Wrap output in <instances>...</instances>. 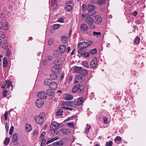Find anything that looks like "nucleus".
I'll use <instances>...</instances> for the list:
<instances>
[{
  "instance_id": "9",
  "label": "nucleus",
  "mask_w": 146,
  "mask_h": 146,
  "mask_svg": "<svg viewBox=\"0 0 146 146\" xmlns=\"http://www.w3.org/2000/svg\"><path fill=\"white\" fill-rule=\"evenodd\" d=\"M94 22L96 24H100L102 21L101 17L98 15H95L93 18Z\"/></svg>"
},
{
  "instance_id": "15",
  "label": "nucleus",
  "mask_w": 146,
  "mask_h": 146,
  "mask_svg": "<svg viewBox=\"0 0 146 146\" xmlns=\"http://www.w3.org/2000/svg\"><path fill=\"white\" fill-rule=\"evenodd\" d=\"M66 46L65 45H62L60 46L59 50L61 53H64L66 49Z\"/></svg>"
},
{
  "instance_id": "51",
  "label": "nucleus",
  "mask_w": 146,
  "mask_h": 146,
  "mask_svg": "<svg viewBox=\"0 0 146 146\" xmlns=\"http://www.w3.org/2000/svg\"><path fill=\"white\" fill-rule=\"evenodd\" d=\"M140 40V38L138 37H136L135 38V42L136 44H138Z\"/></svg>"
},
{
  "instance_id": "8",
  "label": "nucleus",
  "mask_w": 146,
  "mask_h": 146,
  "mask_svg": "<svg viewBox=\"0 0 146 146\" xmlns=\"http://www.w3.org/2000/svg\"><path fill=\"white\" fill-rule=\"evenodd\" d=\"M85 79V77L80 74L76 76L75 78L74 83L80 82L84 81Z\"/></svg>"
},
{
  "instance_id": "16",
  "label": "nucleus",
  "mask_w": 146,
  "mask_h": 146,
  "mask_svg": "<svg viewBox=\"0 0 146 146\" xmlns=\"http://www.w3.org/2000/svg\"><path fill=\"white\" fill-rule=\"evenodd\" d=\"M88 28L87 25L85 24H82L80 25V30L81 31H85L87 30Z\"/></svg>"
},
{
  "instance_id": "45",
  "label": "nucleus",
  "mask_w": 146,
  "mask_h": 146,
  "mask_svg": "<svg viewBox=\"0 0 146 146\" xmlns=\"http://www.w3.org/2000/svg\"><path fill=\"white\" fill-rule=\"evenodd\" d=\"M11 54V51L10 50L9 48L7 49L6 53L7 56L9 57Z\"/></svg>"
},
{
  "instance_id": "31",
  "label": "nucleus",
  "mask_w": 146,
  "mask_h": 146,
  "mask_svg": "<svg viewBox=\"0 0 146 146\" xmlns=\"http://www.w3.org/2000/svg\"><path fill=\"white\" fill-rule=\"evenodd\" d=\"M6 84H5L6 86V85H7V86L6 88H10V87H11V90H12V86L11 84V82L9 80H7L6 81Z\"/></svg>"
},
{
  "instance_id": "17",
  "label": "nucleus",
  "mask_w": 146,
  "mask_h": 146,
  "mask_svg": "<svg viewBox=\"0 0 146 146\" xmlns=\"http://www.w3.org/2000/svg\"><path fill=\"white\" fill-rule=\"evenodd\" d=\"M32 127L31 125L29 124H26L25 126V130L27 132H29L31 131Z\"/></svg>"
},
{
  "instance_id": "46",
  "label": "nucleus",
  "mask_w": 146,
  "mask_h": 146,
  "mask_svg": "<svg viewBox=\"0 0 146 146\" xmlns=\"http://www.w3.org/2000/svg\"><path fill=\"white\" fill-rule=\"evenodd\" d=\"M65 8L66 9H72V6L70 5H66L65 7Z\"/></svg>"
},
{
  "instance_id": "13",
  "label": "nucleus",
  "mask_w": 146,
  "mask_h": 146,
  "mask_svg": "<svg viewBox=\"0 0 146 146\" xmlns=\"http://www.w3.org/2000/svg\"><path fill=\"white\" fill-rule=\"evenodd\" d=\"M52 70L53 72L58 73L60 70L59 66L57 65L53 66L52 67Z\"/></svg>"
},
{
  "instance_id": "49",
  "label": "nucleus",
  "mask_w": 146,
  "mask_h": 146,
  "mask_svg": "<svg viewBox=\"0 0 146 146\" xmlns=\"http://www.w3.org/2000/svg\"><path fill=\"white\" fill-rule=\"evenodd\" d=\"M3 94L4 97H6L8 95V92L7 90H5L3 92Z\"/></svg>"
},
{
  "instance_id": "60",
  "label": "nucleus",
  "mask_w": 146,
  "mask_h": 146,
  "mask_svg": "<svg viewBox=\"0 0 146 146\" xmlns=\"http://www.w3.org/2000/svg\"><path fill=\"white\" fill-rule=\"evenodd\" d=\"M1 38H3L5 37V34L3 32L1 31Z\"/></svg>"
},
{
  "instance_id": "59",
  "label": "nucleus",
  "mask_w": 146,
  "mask_h": 146,
  "mask_svg": "<svg viewBox=\"0 0 146 146\" xmlns=\"http://www.w3.org/2000/svg\"><path fill=\"white\" fill-rule=\"evenodd\" d=\"M38 131L36 130H34L33 132V135H37L38 134Z\"/></svg>"
},
{
  "instance_id": "23",
  "label": "nucleus",
  "mask_w": 146,
  "mask_h": 146,
  "mask_svg": "<svg viewBox=\"0 0 146 146\" xmlns=\"http://www.w3.org/2000/svg\"><path fill=\"white\" fill-rule=\"evenodd\" d=\"M8 43L6 40H3V41L2 47L4 49H7V48Z\"/></svg>"
},
{
  "instance_id": "10",
  "label": "nucleus",
  "mask_w": 146,
  "mask_h": 146,
  "mask_svg": "<svg viewBox=\"0 0 146 146\" xmlns=\"http://www.w3.org/2000/svg\"><path fill=\"white\" fill-rule=\"evenodd\" d=\"M60 126V125L59 123L56 122L54 121L51 124L50 127V130H55L58 129L59 128Z\"/></svg>"
},
{
  "instance_id": "21",
  "label": "nucleus",
  "mask_w": 146,
  "mask_h": 146,
  "mask_svg": "<svg viewBox=\"0 0 146 146\" xmlns=\"http://www.w3.org/2000/svg\"><path fill=\"white\" fill-rule=\"evenodd\" d=\"M54 63L56 65L58 66H59L62 64L60 59L58 58H57L55 60Z\"/></svg>"
},
{
  "instance_id": "61",
  "label": "nucleus",
  "mask_w": 146,
  "mask_h": 146,
  "mask_svg": "<svg viewBox=\"0 0 146 146\" xmlns=\"http://www.w3.org/2000/svg\"><path fill=\"white\" fill-rule=\"evenodd\" d=\"M5 129L6 130L7 132L8 131L9 129V126L7 125V123H6L5 125Z\"/></svg>"
},
{
  "instance_id": "24",
  "label": "nucleus",
  "mask_w": 146,
  "mask_h": 146,
  "mask_svg": "<svg viewBox=\"0 0 146 146\" xmlns=\"http://www.w3.org/2000/svg\"><path fill=\"white\" fill-rule=\"evenodd\" d=\"M82 68L81 67L75 66L74 67V71L75 73H80Z\"/></svg>"
},
{
  "instance_id": "39",
  "label": "nucleus",
  "mask_w": 146,
  "mask_h": 146,
  "mask_svg": "<svg viewBox=\"0 0 146 146\" xmlns=\"http://www.w3.org/2000/svg\"><path fill=\"white\" fill-rule=\"evenodd\" d=\"M106 2V0H99L98 1V4L99 5H101L104 4Z\"/></svg>"
},
{
  "instance_id": "11",
  "label": "nucleus",
  "mask_w": 146,
  "mask_h": 146,
  "mask_svg": "<svg viewBox=\"0 0 146 146\" xmlns=\"http://www.w3.org/2000/svg\"><path fill=\"white\" fill-rule=\"evenodd\" d=\"M36 106L38 108H41L43 106L44 100L40 98L37 99L36 101Z\"/></svg>"
},
{
  "instance_id": "2",
  "label": "nucleus",
  "mask_w": 146,
  "mask_h": 146,
  "mask_svg": "<svg viewBox=\"0 0 146 146\" xmlns=\"http://www.w3.org/2000/svg\"><path fill=\"white\" fill-rule=\"evenodd\" d=\"M81 18L83 20H85L86 23L90 25V27L92 29L95 28V26L93 24L94 22V19L90 16H89L87 13H82L81 16Z\"/></svg>"
},
{
  "instance_id": "52",
  "label": "nucleus",
  "mask_w": 146,
  "mask_h": 146,
  "mask_svg": "<svg viewBox=\"0 0 146 146\" xmlns=\"http://www.w3.org/2000/svg\"><path fill=\"white\" fill-rule=\"evenodd\" d=\"M82 9H87V6L86 4H83L82 7Z\"/></svg>"
},
{
  "instance_id": "30",
  "label": "nucleus",
  "mask_w": 146,
  "mask_h": 146,
  "mask_svg": "<svg viewBox=\"0 0 146 146\" xmlns=\"http://www.w3.org/2000/svg\"><path fill=\"white\" fill-rule=\"evenodd\" d=\"M58 137H56L53 138H52V139H51L49 140L46 143V144H48L51 142H53L55 141L58 140Z\"/></svg>"
},
{
  "instance_id": "19",
  "label": "nucleus",
  "mask_w": 146,
  "mask_h": 146,
  "mask_svg": "<svg viewBox=\"0 0 146 146\" xmlns=\"http://www.w3.org/2000/svg\"><path fill=\"white\" fill-rule=\"evenodd\" d=\"M70 102L68 103L66 102H63L61 104V106H62L61 108L64 109H66L68 106H70L69 104Z\"/></svg>"
},
{
  "instance_id": "25",
  "label": "nucleus",
  "mask_w": 146,
  "mask_h": 146,
  "mask_svg": "<svg viewBox=\"0 0 146 146\" xmlns=\"http://www.w3.org/2000/svg\"><path fill=\"white\" fill-rule=\"evenodd\" d=\"M63 144V143L61 141H57L53 143V145L55 146H59L62 145Z\"/></svg>"
},
{
  "instance_id": "34",
  "label": "nucleus",
  "mask_w": 146,
  "mask_h": 146,
  "mask_svg": "<svg viewBox=\"0 0 146 146\" xmlns=\"http://www.w3.org/2000/svg\"><path fill=\"white\" fill-rule=\"evenodd\" d=\"M73 96L70 94L67 95L65 97V99L66 100H71L73 99Z\"/></svg>"
},
{
  "instance_id": "44",
  "label": "nucleus",
  "mask_w": 146,
  "mask_h": 146,
  "mask_svg": "<svg viewBox=\"0 0 146 146\" xmlns=\"http://www.w3.org/2000/svg\"><path fill=\"white\" fill-rule=\"evenodd\" d=\"M67 126L70 127H73L74 125V123L73 122H71L67 123Z\"/></svg>"
},
{
  "instance_id": "14",
  "label": "nucleus",
  "mask_w": 146,
  "mask_h": 146,
  "mask_svg": "<svg viewBox=\"0 0 146 146\" xmlns=\"http://www.w3.org/2000/svg\"><path fill=\"white\" fill-rule=\"evenodd\" d=\"M57 83L56 82H51L50 86L49 87L52 90L55 89L57 87Z\"/></svg>"
},
{
  "instance_id": "12",
  "label": "nucleus",
  "mask_w": 146,
  "mask_h": 146,
  "mask_svg": "<svg viewBox=\"0 0 146 146\" xmlns=\"http://www.w3.org/2000/svg\"><path fill=\"white\" fill-rule=\"evenodd\" d=\"M38 96L40 98L43 99L46 98V94L44 92L41 91L38 93Z\"/></svg>"
},
{
  "instance_id": "5",
  "label": "nucleus",
  "mask_w": 146,
  "mask_h": 146,
  "mask_svg": "<svg viewBox=\"0 0 146 146\" xmlns=\"http://www.w3.org/2000/svg\"><path fill=\"white\" fill-rule=\"evenodd\" d=\"M84 86L81 87L79 84H77L75 85L72 89V92L75 93L78 91H79V92L80 93H82L84 90Z\"/></svg>"
},
{
  "instance_id": "6",
  "label": "nucleus",
  "mask_w": 146,
  "mask_h": 146,
  "mask_svg": "<svg viewBox=\"0 0 146 146\" xmlns=\"http://www.w3.org/2000/svg\"><path fill=\"white\" fill-rule=\"evenodd\" d=\"M84 99L83 97L80 98L76 102H71L69 105L70 106L75 107L76 105H80L82 104L83 102Z\"/></svg>"
},
{
  "instance_id": "64",
  "label": "nucleus",
  "mask_w": 146,
  "mask_h": 146,
  "mask_svg": "<svg viewBox=\"0 0 146 146\" xmlns=\"http://www.w3.org/2000/svg\"><path fill=\"white\" fill-rule=\"evenodd\" d=\"M53 58V57L51 56H49L48 57V59L49 60H51Z\"/></svg>"
},
{
  "instance_id": "48",
  "label": "nucleus",
  "mask_w": 146,
  "mask_h": 146,
  "mask_svg": "<svg viewBox=\"0 0 146 146\" xmlns=\"http://www.w3.org/2000/svg\"><path fill=\"white\" fill-rule=\"evenodd\" d=\"M14 129V127L13 126H12L11 127L10 131H9V134L10 135H12L13 134V133Z\"/></svg>"
},
{
  "instance_id": "57",
  "label": "nucleus",
  "mask_w": 146,
  "mask_h": 146,
  "mask_svg": "<svg viewBox=\"0 0 146 146\" xmlns=\"http://www.w3.org/2000/svg\"><path fill=\"white\" fill-rule=\"evenodd\" d=\"M104 122L105 123L107 124L108 123V119L107 118L104 117L103 118Z\"/></svg>"
},
{
  "instance_id": "20",
  "label": "nucleus",
  "mask_w": 146,
  "mask_h": 146,
  "mask_svg": "<svg viewBox=\"0 0 146 146\" xmlns=\"http://www.w3.org/2000/svg\"><path fill=\"white\" fill-rule=\"evenodd\" d=\"M3 67H6L8 65V61L6 57H4L3 59Z\"/></svg>"
},
{
  "instance_id": "29",
  "label": "nucleus",
  "mask_w": 146,
  "mask_h": 146,
  "mask_svg": "<svg viewBox=\"0 0 146 146\" xmlns=\"http://www.w3.org/2000/svg\"><path fill=\"white\" fill-rule=\"evenodd\" d=\"M18 135L16 133L13 135L12 138L13 142H16L18 140Z\"/></svg>"
},
{
  "instance_id": "4",
  "label": "nucleus",
  "mask_w": 146,
  "mask_h": 146,
  "mask_svg": "<svg viewBox=\"0 0 146 146\" xmlns=\"http://www.w3.org/2000/svg\"><path fill=\"white\" fill-rule=\"evenodd\" d=\"M3 19L2 25L1 26V29H3L5 30H7L9 29V25L8 24V23L6 22L5 20V15L3 14H1V18Z\"/></svg>"
},
{
  "instance_id": "27",
  "label": "nucleus",
  "mask_w": 146,
  "mask_h": 146,
  "mask_svg": "<svg viewBox=\"0 0 146 146\" xmlns=\"http://www.w3.org/2000/svg\"><path fill=\"white\" fill-rule=\"evenodd\" d=\"M63 111L62 109H58L56 113V115L57 116H61L62 115Z\"/></svg>"
},
{
  "instance_id": "50",
  "label": "nucleus",
  "mask_w": 146,
  "mask_h": 146,
  "mask_svg": "<svg viewBox=\"0 0 146 146\" xmlns=\"http://www.w3.org/2000/svg\"><path fill=\"white\" fill-rule=\"evenodd\" d=\"M66 129H63L60 130V132L62 133L65 135H67V132H66Z\"/></svg>"
},
{
  "instance_id": "3",
  "label": "nucleus",
  "mask_w": 146,
  "mask_h": 146,
  "mask_svg": "<svg viewBox=\"0 0 146 146\" xmlns=\"http://www.w3.org/2000/svg\"><path fill=\"white\" fill-rule=\"evenodd\" d=\"M45 116V113L43 112H41L39 115L36 116L35 119L36 123L39 125L42 124L44 121Z\"/></svg>"
},
{
  "instance_id": "53",
  "label": "nucleus",
  "mask_w": 146,
  "mask_h": 146,
  "mask_svg": "<svg viewBox=\"0 0 146 146\" xmlns=\"http://www.w3.org/2000/svg\"><path fill=\"white\" fill-rule=\"evenodd\" d=\"M51 5L53 6L56 3V0H51Z\"/></svg>"
},
{
  "instance_id": "58",
  "label": "nucleus",
  "mask_w": 146,
  "mask_h": 146,
  "mask_svg": "<svg viewBox=\"0 0 146 146\" xmlns=\"http://www.w3.org/2000/svg\"><path fill=\"white\" fill-rule=\"evenodd\" d=\"M45 132H43L40 135V137L41 138H42V139H43V138H44V135H45Z\"/></svg>"
},
{
  "instance_id": "56",
  "label": "nucleus",
  "mask_w": 146,
  "mask_h": 146,
  "mask_svg": "<svg viewBox=\"0 0 146 146\" xmlns=\"http://www.w3.org/2000/svg\"><path fill=\"white\" fill-rule=\"evenodd\" d=\"M42 141L40 145L41 146H43L44 144V143L46 141V140L45 139H41Z\"/></svg>"
},
{
  "instance_id": "63",
  "label": "nucleus",
  "mask_w": 146,
  "mask_h": 146,
  "mask_svg": "<svg viewBox=\"0 0 146 146\" xmlns=\"http://www.w3.org/2000/svg\"><path fill=\"white\" fill-rule=\"evenodd\" d=\"M64 73H63V72H62V74H61V78H60V80H62L64 78Z\"/></svg>"
},
{
  "instance_id": "32",
  "label": "nucleus",
  "mask_w": 146,
  "mask_h": 146,
  "mask_svg": "<svg viewBox=\"0 0 146 146\" xmlns=\"http://www.w3.org/2000/svg\"><path fill=\"white\" fill-rule=\"evenodd\" d=\"M91 126L90 125L86 124V130L85 131V133L88 134L89 132V129L91 128Z\"/></svg>"
},
{
  "instance_id": "41",
  "label": "nucleus",
  "mask_w": 146,
  "mask_h": 146,
  "mask_svg": "<svg viewBox=\"0 0 146 146\" xmlns=\"http://www.w3.org/2000/svg\"><path fill=\"white\" fill-rule=\"evenodd\" d=\"M10 139L9 137H6L4 141V143L6 145H8Z\"/></svg>"
},
{
  "instance_id": "47",
  "label": "nucleus",
  "mask_w": 146,
  "mask_h": 146,
  "mask_svg": "<svg viewBox=\"0 0 146 146\" xmlns=\"http://www.w3.org/2000/svg\"><path fill=\"white\" fill-rule=\"evenodd\" d=\"M121 138L120 136H117V137L115 139V141H121Z\"/></svg>"
},
{
  "instance_id": "40",
  "label": "nucleus",
  "mask_w": 146,
  "mask_h": 146,
  "mask_svg": "<svg viewBox=\"0 0 146 146\" xmlns=\"http://www.w3.org/2000/svg\"><path fill=\"white\" fill-rule=\"evenodd\" d=\"M95 7L92 4H88L87 5V9H94Z\"/></svg>"
},
{
  "instance_id": "55",
  "label": "nucleus",
  "mask_w": 146,
  "mask_h": 146,
  "mask_svg": "<svg viewBox=\"0 0 146 146\" xmlns=\"http://www.w3.org/2000/svg\"><path fill=\"white\" fill-rule=\"evenodd\" d=\"M53 40L52 39L50 38L49 39L48 41V44L49 45H50L52 44L53 42Z\"/></svg>"
},
{
  "instance_id": "26",
  "label": "nucleus",
  "mask_w": 146,
  "mask_h": 146,
  "mask_svg": "<svg viewBox=\"0 0 146 146\" xmlns=\"http://www.w3.org/2000/svg\"><path fill=\"white\" fill-rule=\"evenodd\" d=\"M56 73L53 72L50 75V78L51 80H54L56 79L57 77V75Z\"/></svg>"
},
{
  "instance_id": "18",
  "label": "nucleus",
  "mask_w": 146,
  "mask_h": 146,
  "mask_svg": "<svg viewBox=\"0 0 146 146\" xmlns=\"http://www.w3.org/2000/svg\"><path fill=\"white\" fill-rule=\"evenodd\" d=\"M88 72L86 69L82 68L80 72V74L82 75L84 77L88 74Z\"/></svg>"
},
{
  "instance_id": "36",
  "label": "nucleus",
  "mask_w": 146,
  "mask_h": 146,
  "mask_svg": "<svg viewBox=\"0 0 146 146\" xmlns=\"http://www.w3.org/2000/svg\"><path fill=\"white\" fill-rule=\"evenodd\" d=\"M97 52V49L96 48H94L90 50V53L92 55H93L96 53Z\"/></svg>"
},
{
  "instance_id": "54",
  "label": "nucleus",
  "mask_w": 146,
  "mask_h": 146,
  "mask_svg": "<svg viewBox=\"0 0 146 146\" xmlns=\"http://www.w3.org/2000/svg\"><path fill=\"white\" fill-rule=\"evenodd\" d=\"M8 113V112L6 111L4 114V116L5 117L4 119H5V121H6L7 120Z\"/></svg>"
},
{
  "instance_id": "35",
  "label": "nucleus",
  "mask_w": 146,
  "mask_h": 146,
  "mask_svg": "<svg viewBox=\"0 0 146 146\" xmlns=\"http://www.w3.org/2000/svg\"><path fill=\"white\" fill-rule=\"evenodd\" d=\"M93 35L96 36L97 37H98L101 36V33L100 32H97L94 31L93 32Z\"/></svg>"
},
{
  "instance_id": "1",
  "label": "nucleus",
  "mask_w": 146,
  "mask_h": 146,
  "mask_svg": "<svg viewBox=\"0 0 146 146\" xmlns=\"http://www.w3.org/2000/svg\"><path fill=\"white\" fill-rule=\"evenodd\" d=\"M92 43L93 42L91 41H88V42H83L79 43L78 45V47L79 48L78 51V53L84 58L89 57V52L84 51V49L90 46Z\"/></svg>"
},
{
  "instance_id": "43",
  "label": "nucleus",
  "mask_w": 146,
  "mask_h": 146,
  "mask_svg": "<svg viewBox=\"0 0 146 146\" xmlns=\"http://www.w3.org/2000/svg\"><path fill=\"white\" fill-rule=\"evenodd\" d=\"M65 19V18L63 17H60L58 19V21L60 23H64V20Z\"/></svg>"
},
{
  "instance_id": "38",
  "label": "nucleus",
  "mask_w": 146,
  "mask_h": 146,
  "mask_svg": "<svg viewBox=\"0 0 146 146\" xmlns=\"http://www.w3.org/2000/svg\"><path fill=\"white\" fill-rule=\"evenodd\" d=\"M61 25L59 24H55L53 25L52 27L54 29H58Z\"/></svg>"
},
{
  "instance_id": "62",
  "label": "nucleus",
  "mask_w": 146,
  "mask_h": 146,
  "mask_svg": "<svg viewBox=\"0 0 146 146\" xmlns=\"http://www.w3.org/2000/svg\"><path fill=\"white\" fill-rule=\"evenodd\" d=\"M83 65L86 68H87L88 67V64L87 62H84L83 64Z\"/></svg>"
},
{
  "instance_id": "22",
  "label": "nucleus",
  "mask_w": 146,
  "mask_h": 146,
  "mask_svg": "<svg viewBox=\"0 0 146 146\" xmlns=\"http://www.w3.org/2000/svg\"><path fill=\"white\" fill-rule=\"evenodd\" d=\"M88 15L89 16H92L94 15H95L96 13V11L95 10H88Z\"/></svg>"
},
{
  "instance_id": "28",
  "label": "nucleus",
  "mask_w": 146,
  "mask_h": 146,
  "mask_svg": "<svg viewBox=\"0 0 146 146\" xmlns=\"http://www.w3.org/2000/svg\"><path fill=\"white\" fill-rule=\"evenodd\" d=\"M54 92L53 90L51 89H48L46 91L47 94L48 96H52Z\"/></svg>"
},
{
  "instance_id": "7",
  "label": "nucleus",
  "mask_w": 146,
  "mask_h": 146,
  "mask_svg": "<svg viewBox=\"0 0 146 146\" xmlns=\"http://www.w3.org/2000/svg\"><path fill=\"white\" fill-rule=\"evenodd\" d=\"M97 59L96 58H94L92 59L90 65L91 68H96L97 67Z\"/></svg>"
},
{
  "instance_id": "33",
  "label": "nucleus",
  "mask_w": 146,
  "mask_h": 146,
  "mask_svg": "<svg viewBox=\"0 0 146 146\" xmlns=\"http://www.w3.org/2000/svg\"><path fill=\"white\" fill-rule=\"evenodd\" d=\"M51 82L50 79H46L44 81V84L46 85L50 86Z\"/></svg>"
},
{
  "instance_id": "37",
  "label": "nucleus",
  "mask_w": 146,
  "mask_h": 146,
  "mask_svg": "<svg viewBox=\"0 0 146 146\" xmlns=\"http://www.w3.org/2000/svg\"><path fill=\"white\" fill-rule=\"evenodd\" d=\"M61 41L63 43H66L68 41L67 38L65 36H63L62 37Z\"/></svg>"
},
{
  "instance_id": "42",
  "label": "nucleus",
  "mask_w": 146,
  "mask_h": 146,
  "mask_svg": "<svg viewBox=\"0 0 146 146\" xmlns=\"http://www.w3.org/2000/svg\"><path fill=\"white\" fill-rule=\"evenodd\" d=\"M112 141H110L106 143V146H112Z\"/></svg>"
}]
</instances>
